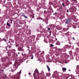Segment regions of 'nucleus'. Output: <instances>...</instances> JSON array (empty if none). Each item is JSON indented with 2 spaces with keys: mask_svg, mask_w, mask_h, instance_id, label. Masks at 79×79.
<instances>
[{
  "mask_svg": "<svg viewBox=\"0 0 79 79\" xmlns=\"http://www.w3.org/2000/svg\"><path fill=\"white\" fill-rule=\"evenodd\" d=\"M71 22V21L70 20V19H68L67 20L66 22V24H68L69 23Z\"/></svg>",
  "mask_w": 79,
  "mask_h": 79,
  "instance_id": "obj_1",
  "label": "nucleus"
},
{
  "mask_svg": "<svg viewBox=\"0 0 79 79\" xmlns=\"http://www.w3.org/2000/svg\"><path fill=\"white\" fill-rule=\"evenodd\" d=\"M47 68L48 69V71H50V67H49V66H48L47 65Z\"/></svg>",
  "mask_w": 79,
  "mask_h": 79,
  "instance_id": "obj_2",
  "label": "nucleus"
},
{
  "mask_svg": "<svg viewBox=\"0 0 79 79\" xmlns=\"http://www.w3.org/2000/svg\"><path fill=\"white\" fill-rule=\"evenodd\" d=\"M7 26H8L9 27H11V25H10V23H9L8 22L7 23Z\"/></svg>",
  "mask_w": 79,
  "mask_h": 79,
  "instance_id": "obj_3",
  "label": "nucleus"
},
{
  "mask_svg": "<svg viewBox=\"0 0 79 79\" xmlns=\"http://www.w3.org/2000/svg\"><path fill=\"white\" fill-rule=\"evenodd\" d=\"M62 70L63 71H66V69L63 68H62Z\"/></svg>",
  "mask_w": 79,
  "mask_h": 79,
  "instance_id": "obj_4",
  "label": "nucleus"
},
{
  "mask_svg": "<svg viewBox=\"0 0 79 79\" xmlns=\"http://www.w3.org/2000/svg\"><path fill=\"white\" fill-rule=\"evenodd\" d=\"M21 15L22 16H24L25 15H24V13H22Z\"/></svg>",
  "mask_w": 79,
  "mask_h": 79,
  "instance_id": "obj_5",
  "label": "nucleus"
},
{
  "mask_svg": "<svg viewBox=\"0 0 79 79\" xmlns=\"http://www.w3.org/2000/svg\"><path fill=\"white\" fill-rule=\"evenodd\" d=\"M36 73L38 74H39V71H38V70H37V69H36Z\"/></svg>",
  "mask_w": 79,
  "mask_h": 79,
  "instance_id": "obj_6",
  "label": "nucleus"
},
{
  "mask_svg": "<svg viewBox=\"0 0 79 79\" xmlns=\"http://www.w3.org/2000/svg\"><path fill=\"white\" fill-rule=\"evenodd\" d=\"M25 18H26V19H27V17L26 16H25V15H24V16H23Z\"/></svg>",
  "mask_w": 79,
  "mask_h": 79,
  "instance_id": "obj_7",
  "label": "nucleus"
},
{
  "mask_svg": "<svg viewBox=\"0 0 79 79\" xmlns=\"http://www.w3.org/2000/svg\"><path fill=\"white\" fill-rule=\"evenodd\" d=\"M12 19H10L9 20V21L10 22H11V23H12Z\"/></svg>",
  "mask_w": 79,
  "mask_h": 79,
  "instance_id": "obj_8",
  "label": "nucleus"
},
{
  "mask_svg": "<svg viewBox=\"0 0 79 79\" xmlns=\"http://www.w3.org/2000/svg\"><path fill=\"white\" fill-rule=\"evenodd\" d=\"M50 45H51V47H53L54 46L53 45H52V44H50Z\"/></svg>",
  "mask_w": 79,
  "mask_h": 79,
  "instance_id": "obj_9",
  "label": "nucleus"
},
{
  "mask_svg": "<svg viewBox=\"0 0 79 79\" xmlns=\"http://www.w3.org/2000/svg\"><path fill=\"white\" fill-rule=\"evenodd\" d=\"M35 72L34 73V76H35Z\"/></svg>",
  "mask_w": 79,
  "mask_h": 79,
  "instance_id": "obj_10",
  "label": "nucleus"
},
{
  "mask_svg": "<svg viewBox=\"0 0 79 79\" xmlns=\"http://www.w3.org/2000/svg\"><path fill=\"white\" fill-rule=\"evenodd\" d=\"M59 9L60 10H61V9H63V7H60Z\"/></svg>",
  "mask_w": 79,
  "mask_h": 79,
  "instance_id": "obj_11",
  "label": "nucleus"
},
{
  "mask_svg": "<svg viewBox=\"0 0 79 79\" xmlns=\"http://www.w3.org/2000/svg\"><path fill=\"white\" fill-rule=\"evenodd\" d=\"M31 60H32V59H33V56H32L31 57Z\"/></svg>",
  "mask_w": 79,
  "mask_h": 79,
  "instance_id": "obj_12",
  "label": "nucleus"
},
{
  "mask_svg": "<svg viewBox=\"0 0 79 79\" xmlns=\"http://www.w3.org/2000/svg\"><path fill=\"white\" fill-rule=\"evenodd\" d=\"M62 5L64 6H65L64 5V3H62Z\"/></svg>",
  "mask_w": 79,
  "mask_h": 79,
  "instance_id": "obj_13",
  "label": "nucleus"
},
{
  "mask_svg": "<svg viewBox=\"0 0 79 79\" xmlns=\"http://www.w3.org/2000/svg\"><path fill=\"white\" fill-rule=\"evenodd\" d=\"M56 73V71H55L54 72V73Z\"/></svg>",
  "mask_w": 79,
  "mask_h": 79,
  "instance_id": "obj_14",
  "label": "nucleus"
},
{
  "mask_svg": "<svg viewBox=\"0 0 79 79\" xmlns=\"http://www.w3.org/2000/svg\"><path fill=\"white\" fill-rule=\"evenodd\" d=\"M73 40H75V39H74V37L73 38Z\"/></svg>",
  "mask_w": 79,
  "mask_h": 79,
  "instance_id": "obj_15",
  "label": "nucleus"
},
{
  "mask_svg": "<svg viewBox=\"0 0 79 79\" xmlns=\"http://www.w3.org/2000/svg\"><path fill=\"white\" fill-rule=\"evenodd\" d=\"M3 40H4L5 41H6V40H5V39H3Z\"/></svg>",
  "mask_w": 79,
  "mask_h": 79,
  "instance_id": "obj_16",
  "label": "nucleus"
},
{
  "mask_svg": "<svg viewBox=\"0 0 79 79\" xmlns=\"http://www.w3.org/2000/svg\"><path fill=\"white\" fill-rule=\"evenodd\" d=\"M67 12H68V11H69V10H67Z\"/></svg>",
  "mask_w": 79,
  "mask_h": 79,
  "instance_id": "obj_17",
  "label": "nucleus"
},
{
  "mask_svg": "<svg viewBox=\"0 0 79 79\" xmlns=\"http://www.w3.org/2000/svg\"><path fill=\"white\" fill-rule=\"evenodd\" d=\"M29 75H31V73H29Z\"/></svg>",
  "mask_w": 79,
  "mask_h": 79,
  "instance_id": "obj_18",
  "label": "nucleus"
},
{
  "mask_svg": "<svg viewBox=\"0 0 79 79\" xmlns=\"http://www.w3.org/2000/svg\"><path fill=\"white\" fill-rule=\"evenodd\" d=\"M22 55H23V53H22Z\"/></svg>",
  "mask_w": 79,
  "mask_h": 79,
  "instance_id": "obj_19",
  "label": "nucleus"
},
{
  "mask_svg": "<svg viewBox=\"0 0 79 79\" xmlns=\"http://www.w3.org/2000/svg\"><path fill=\"white\" fill-rule=\"evenodd\" d=\"M51 32H52V31H50V34H51Z\"/></svg>",
  "mask_w": 79,
  "mask_h": 79,
  "instance_id": "obj_20",
  "label": "nucleus"
},
{
  "mask_svg": "<svg viewBox=\"0 0 79 79\" xmlns=\"http://www.w3.org/2000/svg\"><path fill=\"white\" fill-rule=\"evenodd\" d=\"M55 14H56V12Z\"/></svg>",
  "mask_w": 79,
  "mask_h": 79,
  "instance_id": "obj_21",
  "label": "nucleus"
},
{
  "mask_svg": "<svg viewBox=\"0 0 79 79\" xmlns=\"http://www.w3.org/2000/svg\"><path fill=\"white\" fill-rule=\"evenodd\" d=\"M14 51H15V49H14Z\"/></svg>",
  "mask_w": 79,
  "mask_h": 79,
  "instance_id": "obj_22",
  "label": "nucleus"
},
{
  "mask_svg": "<svg viewBox=\"0 0 79 79\" xmlns=\"http://www.w3.org/2000/svg\"><path fill=\"white\" fill-rule=\"evenodd\" d=\"M18 54H19V52H18Z\"/></svg>",
  "mask_w": 79,
  "mask_h": 79,
  "instance_id": "obj_23",
  "label": "nucleus"
},
{
  "mask_svg": "<svg viewBox=\"0 0 79 79\" xmlns=\"http://www.w3.org/2000/svg\"><path fill=\"white\" fill-rule=\"evenodd\" d=\"M48 29L49 30V29H50V28H48Z\"/></svg>",
  "mask_w": 79,
  "mask_h": 79,
  "instance_id": "obj_24",
  "label": "nucleus"
},
{
  "mask_svg": "<svg viewBox=\"0 0 79 79\" xmlns=\"http://www.w3.org/2000/svg\"><path fill=\"white\" fill-rule=\"evenodd\" d=\"M69 44H70V42H69Z\"/></svg>",
  "mask_w": 79,
  "mask_h": 79,
  "instance_id": "obj_25",
  "label": "nucleus"
},
{
  "mask_svg": "<svg viewBox=\"0 0 79 79\" xmlns=\"http://www.w3.org/2000/svg\"><path fill=\"white\" fill-rule=\"evenodd\" d=\"M28 50H29V49H28Z\"/></svg>",
  "mask_w": 79,
  "mask_h": 79,
  "instance_id": "obj_26",
  "label": "nucleus"
},
{
  "mask_svg": "<svg viewBox=\"0 0 79 79\" xmlns=\"http://www.w3.org/2000/svg\"><path fill=\"white\" fill-rule=\"evenodd\" d=\"M21 72V71L20 72H19V73H20Z\"/></svg>",
  "mask_w": 79,
  "mask_h": 79,
  "instance_id": "obj_27",
  "label": "nucleus"
}]
</instances>
